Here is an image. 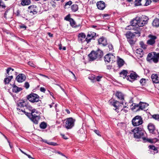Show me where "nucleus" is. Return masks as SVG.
<instances>
[{
    "mask_svg": "<svg viewBox=\"0 0 159 159\" xmlns=\"http://www.w3.org/2000/svg\"><path fill=\"white\" fill-rule=\"evenodd\" d=\"M25 108L29 111L31 112H26L25 110H23L21 109V111L24 113L30 119V120L35 124L38 123V121L40 118L38 111L29 105L26 104L25 106Z\"/></svg>",
    "mask_w": 159,
    "mask_h": 159,
    "instance_id": "1",
    "label": "nucleus"
},
{
    "mask_svg": "<svg viewBox=\"0 0 159 159\" xmlns=\"http://www.w3.org/2000/svg\"><path fill=\"white\" fill-rule=\"evenodd\" d=\"M131 132L134 133V137L136 139H139L144 137V135L146 133L142 127H139L135 128L131 130Z\"/></svg>",
    "mask_w": 159,
    "mask_h": 159,
    "instance_id": "2",
    "label": "nucleus"
},
{
    "mask_svg": "<svg viewBox=\"0 0 159 159\" xmlns=\"http://www.w3.org/2000/svg\"><path fill=\"white\" fill-rule=\"evenodd\" d=\"M26 98L31 102L34 103L38 102V103L37 104L38 106H40L41 102L39 100V97L38 94L31 93L26 96Z\"/></svg>",
    "mask_w": 159,
    "mask_h": 159,
    "instance_id": "3",
    "label": "nucleus"
},
{
    "mask_svg": "<svg viewBox=\"0 0 159 159\" xmlns=\"http://www.w3.org/2000/svg\"><path fill=\"white\" fill-rule=\"evenodd\" d=\"M125 35L127 39V41L131 45L135 44V40L134 34L131 31H127L125 34Z\"/></svg>",
    "mask_w": 159,
    "mask_h": 159,
    "instance_id": "4",
    "label": "nucleus"
},
{
    "mask_svg": "<svg viewBox=\"0 0 159 159\" xmlns=\"http://www.w3.org/2000/svg\"><path fill=\"white\" fill-rule=\"evenodd\" d=\"M143 119L141 116L137 115L135 116L132 120V123L134 126H139L143 123Z\"/></svg>",
    "mask_w": 159,
    "mask_h": 159,
    "instance_id": "5",
    "label": "nucleus"
},
{
    "mask_svg": "<svg viewBox=\"0 0 159 159\" xmlns=\"http://www.w3.org/2000/svg\"><path fill=\"white\" fill-rule=\"evenodd\" d=\"M75 121V120L72 117L67 118L65 124L66 128L67 129L72 128L74 125Z\"/></svg>",
    "mask_w": 159,
    "mask_h": 159,
    "instance_id": "6",
    "label": "nucleus"
},
{
    "mask_svg": "<svg viewBox=\"0 0 159 159\" xmlns=\"http://www.w3.org/2000/svg\"><path fill=\"white\" fill-rule=\"evenodd\" d=\"M96 33L92 31H89L87 34L86 38L85 39V41L88 43L91 42L92 39L95 40L96 37Z\"/></svg>",
    "mask_w": 159,
    "mask_h": 159,
    "instance_id": "7",
    "label": "nucleus"
},
{
    "mask_svg": "<svg viewBox=\"0 0 159 159\" xmlns=\"http://www.w3.org/2000/svg\"><path fill=\"white\" fill-rule=\"evenodd\" d=\"M15 102L17 106L16 109L17 110L18 113L20 114L19 112H20L21 111V109L24 107H25L26 104L23 100H19Z\"/></svg>",
    "mask_w": 159,
    "mask_h": 159,
    "instance_id": "8",
    "label": "nucleus"
},
{
    "mask_svg": "<svg viewBox=\"0 0 159 159\" xmlns=\"http://www.w3.org/2000/svg\"><path fill=\"white\" fill-rule=\"evenodd\" d=\"M148 18L146 16L139 18L138 19V27H142L146 25L148 23Z\"/></svg>",
    "mask_w": 159,
    "mask_h": 159,
    "instance_id": "9",
    "label": "nucleus"
},
{
    "mask_svg": "<svg viewBox=\"0 0 159 159\" xmlns=\"http://www.w3.org/2000/svg\"><path fill=\"white\" fill-rule=\"evenodd\" d=\"M148 37L149 39L147 40V43L149 45L153 46L155 43L157 36L150 34L148 36Z\"/></svg>",
    "mask_w": 159,
    "mask_h": 159,
    "instance_id": "10",
    "label": "nucleus"
},
{
    "mask_svg": "<svg viewBox=\"0 0 159 159\" xmlns=\"http://www.w3.org/2000/svg\"><path fill=\"white\" fill-rule=\"evenodd\" d=\"M111 103L112 105L116 108L114 109L118 113L119 112L118 110L120 108V107H122L121 104H123V102L120 103L117 101L114 100Z\"/></svg>",
    "mask_w": 159,
    "mask_h": 159,
    "instance_id": "11",
    "label": "nucleus"
},
{
    "mask_svg": "<svg viewBox=\"0 0 159 159\" xmlns=\"http://www.w3.org/2000/svg\"><path fill=\"white\" fill-rule=\"evenodd\" d=\"M28 9L29 10L28 12L30 13H32L33 15L36 14L38 12L37 7L35 5H30L28 7Z\"/></svg>",
    "mask_w": 159,
    "mask_h": 159,
    "instance_id": "12",
    "label": "nucleus"
},
{
    "mask_svg": "<svg viewBox=\"0 0 159 159\" xmlns=\"http://www.w3.org/2000/svg\"><path fill=\"white\" fill-rule=\"evenodd\" d=\"M96 57L97 61L101 60L103 55V51L99 49H98L96 51H94Z\"/></svg>",
    "mask_w": 159,
    "mask_h": 159,
    "instance_id": "13",
    "label": "nucleus"
},
{
    "mask_svg": "<svg viewBox=\"0 0 159 159\" xmlns=\"http://www.w3.org/2000/svg\"><path fill=\"white\" fill-rule=\"evenodd\" d=\"M148 128L149 132L152 134H155L156 131L157 132V131L156 130L155 125L152 123H149L148 125Z\"/></svg>",
    "mask_w": 159,
    "mask_h": 159,
    "instance_id": "14",
    "label": "nucleus"
},
{
    "mask_svg": "<svg viewBox=\"0 0 159 159\" xmlns=\"http://www.w3.org/2000/svg\"><path fill=\"white\" fill-rule=\"evenodd\" d=\"M138 76V75L135 73H131L130 75H128L126 77V79L132 82L136 79Z\"/></svg>",
    "mask_w": 159,
    "mask_h": 159,
    "instance_id": "15",
    "label": "nucleus"
},
{
    "mask_svg": "<svg viewBox=\"0 0 159 159\" xmlns=\"http://www.w3.org/2000/svg\"><path fill=\"white\" fill-rule=\"evenodd\" d=\"M98 44H102L104 47L106 46L108 44L106 39L103 37L98 39Z\"/></svg>",
    "mask_w": 159,
    "mask_h": 159,
    "instance_id": "16",
    "label": "nucleus"
},
{
    "mask_svg": "<svg viewBox=\"0 0 159 159\" xmlns=\"http://www.w3.org/2000/svg\"><path fill=\"white\" fill-rule=\"evenodd\" d=\"M89 58V61H94L96 60L97 59L96 57L95 54L94 52V51L92 50L91 52L88 55Z\"/></svg>",
    "mask_w": 159,
    "mask_h": 159,
    "instance_id": "17",
    "label": "nucleus"
},
{
    "mask_svg": "<svg viewBox=\"0 0 159 159\" xmlns=\"http://www.w3.org/2000/svg\"><path fill=\"white\" fill-rule=\"evenodd\" d=\"M151 78L153 83L155 84L159 83V74H153Z\"/></svg>",
    "mask_w": 159,
    "mask_h": 159,
    "instance_id": "18",
    "label": "nucleus"
},
{
    "mask_svg": "<svg viewBox=\"0 0 159 159\" xmlns=\"http://www.w3.org/2000/svg\"><path fill=\"white\" fill-rule=\"evenodd\" d=\"M96 5L98 9L101 10H103L106 7L105 2L102 1L98 2Z\"/></svg>",
    "mask_w": 159,
    "mask_h": 159,
    "instance_id": "19",
    "label": "nucleus"
},
{
    "mask_svg": "<svg viewBox=\"0 0 159 159\" xmlns=\"http://www.w3.org/2000/svg\"><path fill=\"white\" fill-rule=\"evenodd\" d=\"M26 79L25 75L23 74H20L17 76L16 77V80L19 82H22Z\"/></svg>",
    "mask_w": 159,
    "mask_h": 159,
    "instance_id": "20",
    "label": "nucleus"
},
{
    "mask_svg": "<svg viewBox=\"0 0 159 159\" xmlns=\"http://www.w3.org/2000/svg\"><path fill=\"white\" fill-rule=\"evenodd\" d=\"M130 30L131 29H133L135 31L134 32H133V34H134V36H135L136 35H137V36H140V32L141 31V29H140V28L136 27H133V28H129Z\"/></svg>",
    "mask_w": 159,
    "mask_h": 159,
    "instance_id": "21",
    "label": "nucleus"
},
{
    "mask_svg": "<svg viewBox=\"0 0 159 159\" xmlns=\"http://www.w3.org/2000/svg\"><path fill=\"white\" fill-rule=\"evenodd\" d=\"M148 105V104L146 103L140 102H139V108L137 109L136 111L144 110Z\"/></svg>",
    "mask_w": 159,
    "mask_h": 159,
    "instance_id": "22",
    "label": "nucleus"
},
{
    "mask_svg": "<svg viewBox=\"0 0 159 159\" xmlns=\"http://www.w3.org/2000/svg\"><path fill=\"white\" fill-rule=\"evenodd\" d=\"M142 139L143 141L144 142H148L151 143H155L157 141V139L156 138L153 139H149L148 138H146L145 137H143Z\"/></svg>",
    "mask_w": 159,
    "mask_h": 159,
    "instance_id": "23",
    "label": "nucleus"
},
{
    "mask_svg": "<svg viewBox=\"0 0 159 159\" xmlns=\"http://www.w3.org/2000/svg\"><path fill=\"white\" fill-rule=\"evenodd\" d=\"M117 61L118 66L119 68L122 67L125 63L124 60L119 57H117Z\"/></svg>",
    "mask_w": 159,
    "mask_h": 159,
    "instance_id": "24",
    "label": "nucleus"
},
{
    "mask_svg": "<svg viewBox=\"0 0 159 159\" xmlns=\"http://www.w3.org/2000/svg\"><path fill=\"white\" fill-rule=\"evenodd\" d=\"M148 148L150 149L149 151H150L151 154H154L158 152L157 148L154 146L150 145L149 146Z\"/></svg>",
    "mask_w": 159,
    "mask_h": 159,
    "instance_id": "25",
    "label": "nucleus"
},
{
    "mask_svg": "<svg viewBox=\"0 0 159 159\" xmlns=\"http://www.w3.org/2000/svg\"><path fill=\"white\" fill-rule=\"evenodd\" d=\"M78 39L79 41H80L82 43L85 41V39L86 38V35L84 33H81L78 34Z\"/></svg>",
    "mask_w": 159,
    "mask_h": 159,
    "instance_id": "26",
    "label": "nucleus"
},
{
    "mask_svg": "<svg viewBox=\"0 0 159 159\" xmlns=\"http://www.w3.org/2000/svg\"><path fill=\"white\" fill-rule=\"evenodd\" d=\"M153 57L152 60L155 63H157L159 59V53H157L156 52H153Z\"/></svg>",
    "mask_w": 159,
    "mask_h": 159,
    "instance_id": "27",
    "label": "nucleus"
},
{
    "mask_svg": "<svg viewBox=\"0 0 159 159\" xmlns=\"http://www.w3.org/2000/svg\"><path fill=\"white\" fill-rule=\"evenodd\" d=\"M113 56V55L111 53L107 54L104 57L105 61V62H109L111 61V59Z\"/></svg>",
    "mask_w": 159,
    "mask_h": 159,
    "instance_id": "28",
    "label": "nucleus"
},
{
    "mask_svg": "<svg viewBox=\"0 0 159 159\" xmlns=\"http://www.w3.org/2000/svg\"><path fill=\"white\" fill-rule=\"evenodd\" d=\"M12 91L15 93L19 92L22 90V89L21 88L18 87L15 84L12 85Z\"/></svg>",
    "mask_w": 159,
    "mask_h": 159,
    "instance_id": "29",
    "label": "nucleus"
},
{
    "mask_svg": "<svg viewBox=\"0 0 159 159\" xmlns=\"http://www.w3.org/2000/svg\"><path fill=\"white\" fill-rule=\"evenodd\" d=\"M138 20H136L134 19L131 21V25L128 26V27H132V28H133V27H136L137 26H138Z\"/></svg>",
    "mask_w": 159,
    "mask_h": 159,
    "instance_id": "30",
    "label": "nucleus"
},
{
    "mask_svg": "<svg viewBox=\"0 0 159 159\" xmlns=\"http://www.w3.org/2000/svg\"><path fill=\"white\" fill-rule=\"evenodd\" d=\"M6 77L4 80V82L5 84H9L11 80L13 78L12 75L8 76L7 74H6Z\"/></svg>",
    "mask_w": 159,
    "mask_h": 159,
    "instance_id": "31",
    "label": "nucleus"
},
{
    "mask_svg": "<svg viewBox=\"0 0 159 159\" xmlns=\"http://www.w3.org/2000/svg\"><path fill=\"white\" fill-rule=\"evenodd\" d=\"M128 73V72L127 70H123L119 74L120 76L123 77L124 79H125V78H126Z\"/></svg>",
    "mask_w": 159,
    "mask_h": 159,
    "instance_id": "32",
    "label": "nucleus"
},
{
    "mask_svg": "<svg viewBox=\"0 0 159 159\" xmlns=\"http://www.w3.org/2000/svg\"><path fill=\"white\" fill-rule=\"evenodd\" d=\"M136 53L138 54V56L142 57L143 55V51L141 48L137 49L136 50Z\"/></svg>",
    "mask_w": 159,
    "mask_h": 159,
    "instance_id": "33",
    "label": "nucleus"
},
{
    "mask_svg": "<svg viewBox=\"0 0 159 159\" xmlns=\"http://www.w3.org/2000/svg\"><path fill=\"white\" fill-rule=\"evenodd\" d=\"M115 95L119 99L121 100H124V95L121 92L117 91Z\"/></svg>",
    "mask_w": 159,
    "mask_h": 159,
    "instance_id": "34",
    "label": "nucleus"
},
{
    "mask_svg": "<svg viewBox=\"0 0 159 159\" xmlns=\"http://www.w3.org/2000/svg\"><path fill=\"white\" fill-rule=\"evenodd\" d=\"M152 25L153 26L157 27H159V19L155 18L152 22Z\"/></svg>",
    "mask_w": 159,
    "mask_h": 159,
    "instance_id": "35",
    "label": "nucleus"
},
{
    "mask_svg": "<svg viewBox=\"0 0 159 159\" xmlns=\"http://www.w3.org/2000/svg\"><path fill=\"white\" fill-rule=\"evenodd\" d=\"M30 0H22L21 2V4L23 6L28 5L31 3Z\"/></svg>",
    "mask_w": 159,
    "mask_h": 159,
    "instance_id": "36",
    "label": "nucleus"
},
{
    "mask_svg": "<svg viewBox=\"0 0 159 159\" xmlns=\"http://www.w3.org/2000/svg\"><path fill=\"white\" fill-rule=\"evenodd\" d=\"M153 52L149 53L147 56V61L149 62H151L152 58L153 57Z\"/></svg>",
    "mask_w": 159,
    "mask_h": 159,
    "instance_id": "37",
    "label": "nucleus"
},
{
    "mask_svg": "<svg viewBox=\"0 0 159 159\" xmlns=\"http://www.w3.org/2000/svg\"><path fill=\"white\" fill-rule=\"evenodd\" d=\"M78 6L76 4H73L71 6V9L73 12H76L78 9Z\"/></svg>",
    "mask_w": 159,
    "mask_h": 159,
    "instance_id": "38",
    "label": "nucleus"
},
{
    "mask_svg": "<svg viewBox=\"0 0 159 159\" xmlns=\"http://www.w3.org/2000/svg\"><path fill=\"white\" fill-rule=\"evenodd\" d=\"M39 126L41 129H45L47 127V124L45 122H42L40 124Z\"/></svg>",
    "mask_w": 159,
    "mask_h": 159,
    "instance_id": "39",
    "label": "nucleus"
},
{
    "mask_svg": "<svg viewBox=\"0 0 159 159\" xmlns=\"http://www.w3.org/2000/svg\"><path fill=\"white\" fill-rule=\"evenodd\" d=\"M148 80V79H146L144 78L141 79L140 80V82L141 85L142 86L145 85L146 84V81Z\"/></svg>",
    "mask_w": 159,
    "mask_h": 159,
    "instance_id": "40",
    "label": "nucleus"
},
{
    "mask_svg": "<svg viewBox=\"0 0 159 159\" xmlns=\"http://www.w3.org/2000/svg\"><path fill=\"white\" fill-rule=\"evenodd\" d=\"M131 106H133L131 108V109L132 110H134L137 108H139V104L133 103L132 104Z\"/></svg>",
    "mask_w": 159,
    "mask_h": 159,
    "instance_id": "41",
    "label": "nucleus"
},
{
    "mask_svg": "<svg viewBox=\"0 0 159 159\" xmlns=\"http://www.w3.org/2000/svg\"><path fill=\"white\" fill-rule=\"evenodd\" d=\"M89 79L91 80L92 82L94 83L95 82V75H92L89 76Z\"/></svg>",
    "mask_w": 159,
    "mask_h": 159,
    "instance_id": "42",
    "label": "nucleus"
},
{
    "mask_svg": "<svg viewBox=\"0 0 159 159\" xmlns=\"http://www.w3.org/2000/svg\"><path fill=\"white\" fill-rule=\"evenodd\" d=\"M142 0H135L134 2V5L135 6H141L142 4L141 3Z\"/></svg>",
    "mask_w": 159,
    "mask_h": 159,
    "instance_id": "43",
    "label": "nucleus"
},
{
    "mask_svg": "<svg viewBox=\"0 0 159 159\" xmlns=\"http://www.w3.org/2000/svg\"><path fill=\"white\" fill-rule=\"evenodd\" d=\"M139 44L142 48L143 49H145L146 48L147 45L144 43L143 41L140 42Z\"/></svg>",
    "mask_w": 159,
    "mask_h": 159,
    "instance_id": "44",
    "label": "nucleus"
},
{
    "mask_svg": "<svg viewBox=\"0 0 159 159\" xmlns=\"http://www.w3.org/2000/svg\"><path fill=\"white\" fill-rule=\"evenodd\" d=\"M70 25L73 27H76L75 25V22L74 20L72 18L70 20Z\"/></svg>",
    "mask_w": 159,
    "mask_h": 159,
    "instance_id": "45",
    "label": "nucleus"
},
{
    "mask_svg": "<svg viewBox=\"0 0 159 159\" xmlns=\"http://www.w3.org/2000/svg\"><path fill=\"white\" fill-rule=\"evenodd\" d=\"M152 117L155 120H159V114H154L152 115Z\"/></svg>",
    "mask_w": 159,
    "mask_h": 159,
    "instance_id": "46",
    "label": "nucleus"
},
{
    "mask_svg": "<svg viewBox=\"0 0 159 159\" xmlns=\"http://www.w3.org/2000/svg\"><path fill=\"white\" fill-rule=\"evenodd\" d=\"M107 45H108V47L109 50L113 51V47L111 43H110L109 44L108 43Z\"/></svg>",
    "mask_w": 159,
    "mask_h": 159,
    "instance_id": "47",
    "label": "nucleus"
},
{
    "mask_svg": "<svg viewBox=\"0 0 159 159\" xmlns=\"http://www.w3.org/2000/svg\"><path fill=\"white\" fill-rule=\"evenodd\" d=\"M72 19V18H70V15L69 14L65 17L64 19L65 20L70 21V20Z\"/></svg>",
    "mask_w": 159,
    "mask_h": 159,
    "instance_id": "48",
    "label": "nucleus"
},
{
    "mask_svg": "<svg viewBox=\"0 0 159 159\" xmlns=\"http://www.w3.org/2000/svg\"><path fill=\"white\" fill-rule=\"evenodd\" d=\"M146 3L144 5L145 6H147L150 5L152 2L151 0H145Z\"/></svg>",
    "mask_w": 159,
    "mask_h": 159,
    "instance_id": "49",
    "label": "nucleus"
},
{
    "mask_svg": "<svg viewBox=\"0 0 159 159\" xmlns=\"http://www.w3.org/2000/svg\"><path fill=\"white\" fill-rule=\"evenodd\" d=\"M102 78V76H97L96 77H95V81H99L101 80V79Z\"/></svg>",
    "mask_w": 159,
    "mask_h": 159,
    "instance_id": "50",
    "label": "nucleus"
},
{
    "mask_svg": "<svg viewBox=\"0 0 159 159\" xmlns=\"http://www.w3.org/2000/svg\"><path fill=\"white\" fill-rule=\"evenodd\" d=\"M24 87L26 89H28L30 87V85L28 82H25L24 84Z\"/></svg>",
    "mask_w": 159,
    "mask_h": 159,
    "instance_id": "51",
    "label": "nucleus"
},
{
    "mask_svg": "<svg viewBox=\"0 0 159 159\" xmlns=\"http://www.w3.org/2000/svg\"><path fill=\"white\" fill-rule=\"evenodd\" d=\"M20 29H24L25 30L27 28V26L23 24H21V25H19Z\"/></svg>",
    "mask_w": 159,
    "mask_h": 159,
    "instance_id": "52",
    "label": "nucleus"
},
{
    "mask_svg": "<svg viewBox=\"0 0 159 159\" xmlns=\"http://www.w3.org/2000/svg\"><path fill=\"white\" fill-rule=\"evenodd\" d=\"M72 4V2L71 1H69L67 2L66 3L65 6L66 7L67 5H68L69 6H70L71 4Z\"/></svg>",
    "mask_w": 159,
    "mask_h": 159,
    "instance_id": "53",
    "label": "nucleus"
},
{
    "mask_svg": "<svg viewBox=\"0 0 159 159\" xmlns=\"http://www.w3.org/2000/svg\"><path fill=\"white\" fill-rule=\"evenodd\" d=\"M94 132L97 134L98 136H101V135L100 134V131L98 130H94Z\"/></svg>",
    "mask_w": 159,
    "mask_h": 159,
    "instance_id": "54",
    "label": "nucleus"
},
{
    "mask_svg": "<svg viewBox=\"0 0 159 159\" xmlns=\"http://www.w3.org/2000/svg\"><path fill=\"white\" fill-rule=\"evenodd\" d=\"M47 143L52 145L56 146L57 145V144L56 143L53 142H49L48 143Z\"/></svg>",
    "mask_w": 159,
    "mask_h": 159,
    "instance_id": "55",
    "label": "nucleus"
},
{
    "mask_svg": "<svg viewBox=\"0 0 159 159\" xmlns=\"http://www.w3.org/2000/svg\"><path fill=\"white\" fill-rule=\"evenodd\" d=\"M28 65L33 67H35V65L31 61H30L28 62Z\"/></svg>",
    "mask_w": 159,
    "mask_h": 159,
    "instance_id": "56",
    "label": "nucleus"
},
{
    "mask_svg": "<svg viewBox=\"0 0 159 159\" xmlns=\"http://www.w3.org/2000/svg\"><path fill=\"white\" fill-rule=\"evenodd\" d=\"M11 71V72L12 71H14V69L13 68H12L11 67H9L7 68V72H8V71Z\"/></svg>",
    "mask_w": 159,
    "mask_h": 159,
    "instance_id": "57",
    "label": "nucleus"
},
{
    "mask_svg": "<svg viewBox=\"0 0 159 159\" xmlns=\"http://www.w3.org/2000/svg\"><path fill=\"white\" fill-rule=\"evenodd\" d=\"M40 91L44 93L46 91V89L42 87L40 88Z\"/></svg>",
    "mask_w": 159,
    "mask_h": 159,
    "instance_id": "58",
    "label": "nucleus"
},
{
    "mask_svg": "<svg viewBox=\"0 0 159 159\" xmlns=\"http://www.w3.org/2000/svg\"><path fill=\"white\" fill-rule=\"evenodd\" d=\"M17 16H20V11L19 10H17L15 13Z\"/></svg>",
    "mask_w": 159,
    "mask_h": 159,
    "instance_id": "59",
    "label": "nucleus"
},
{
    "mask_svg": "<svg viewBox=\"0 0 159 159\" xmlns=\"http://www.w3.org/2000/svg\"><path fill=\"white\" fill-rule=\"evenodd\" d=\"M57 153H58V154H60L63 156H64V157H66V158H67V157L65 155H64L63 153H61V152H57Z\"/></svg>",
    "mask_w": 159,
    "mask_h": 159,
    "instance_id": "60",
    "label": "nucleus"
},
{
    "mask_svg": "<svg viewBox=\"0 0 159 159\" xmlns=\"http://www.w3.org/2000/svg\"><path fill=\"white\" fill-rule=\"evenodd\" d=\"M112 66L111 65H108L107 66V68L108 70H110L112 67Z\"/></svg>",
    "mask_w": 159,
    "mask_h": 159,
    "instance_id": "61",
    "label": "nucleus"
},
{
    "mask_svg": "<svg viewBox=\"0 0 159 159\" xmlns=\"http://www.w3.org/2000/svg\"><path fill=\"white\" fill-rule=\"evenodd\" d=\"M8 12V10H6L5 12V13H4V17L6 18H7V13Z\"/></svg>",
    "mask_w": 159,
    "mask_h": 159,
    "instance_id": "62",
    "label": "nucleus"
},
{
    "mask_svg": "<svg viewBox=\"0 0 159 159\" xmlns=\"http://www.w3.org/2000/svg\"><path fill=\"white\" fill-rule=\"evenodd\" d=\"M61 135L62 136V138L64 139H68V138L64 134H61Z\"/></svg>",
    "mask_w": 159,
    "mask_h": 159,
    "instance_id": "63",
    "label": "nucleus"
},
{
    "mask_svg": "<svg viewBox=\"0 0 159 159\" xmlns=\"http://www.w3.org/2000/svg\"><path fill=\"white\" fill-rule=\"evenodd\" d=\"M25 155H26V156H27L29 158H31V159H35L34 158H33L30 155H29V154H27V153H26V154H25Z\"/></svg>",
    "mask_w": 159,
    "mask_h": 159,
    "instance_id": "64",
    "label": "nucleus"
}]
</instances>
